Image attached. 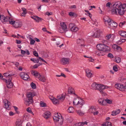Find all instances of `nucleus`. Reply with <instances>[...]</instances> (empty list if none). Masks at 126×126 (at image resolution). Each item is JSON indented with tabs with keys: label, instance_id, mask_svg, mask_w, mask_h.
<instances>
[{
	"label": "nucleus",
	"instance_id": "obj_1",
	"mask_svg": "<svg viewBox=\"0 0 126 126\" xmlns=\"http://www.w3.org/2000/svg\"><path fill=\"white\" fill-rule=\"evenodd\" d=\"M121 2L117 1L114 3L113 5V8L111 10V12L112 14H117V12L120 15H123L125 11L121 7Z\"/></svg>",
	"mask_w": 126,
	"mask_h": 126
},
{
	"label": "nucleus",
	"instance_id": "obj_2",
	"mask_svg": "<svg viewBox=\"0 0 126 126\" xmlns=\"http://www.w3.org/2000/svg\"><path fill=\"white\" fill-rule=\"evenodd\" d=\"M97 49L99 50H105V51H110V47L105 45L102 44H99L96 46Z\"/></svg>",
	"mask_w": 126,
	"mask_h": 126
},
{
	"label": "nucleus",
	"instance_id": "obj_3",
	"mask_svg": "<svg viewBox=\"0 0 126 126\" xmlns=\"http://www.w3.org/2000/svg\"><path fill=\"white\" fill-rule=\"evenodd\" d=\"M61 27L60 28V32L61 33L65 32L66 31H67V28L66 25L63 22V23H60Z\"/></svg>",
	"mask_w": 126,
	"mask_h": 126
},
{
	"label": "nucleus",
	"instance_id": "obj_4",
	"mask_svg": "<svg viewBox=\"0 0 126 126\" xmlns=\"http://www.w3.org/2000/svg\"><path fill=\"white\" fill-rule=\"evenodd\" d=\"M3 102L4 103L5 108L8 110H9L10 108L9 107L10 103L6 99H4L3 101Z\"/></svg>",
	"mask_w": 126,
	"mask_h": 126
},
{
	"label": "nucleus",
	"instance_id": "obj_5",
	"mask_svg": "<svg viewBox=\"0 0 126 126\" xmlns=\"http://www.w3.org/2000/svg\"><path fill=\"white\" fill-rule=\"evenodd\" d=\"M20 75L21 78L24 80H27L29 78L28 75L26 73L21 72L20 73Z\"/></svg>",
	"mask_w": 126,
	"mask_h": 126
},
{
	"label": "nucleus",
	"instance_id": "obj_6",
	"mask_svg": "<svg viewBox=\"0 0 126 126\" xmlns=\"http://www.w3.org/2000/svg\"><path fill=\"white\" fill-rule=\"evenodd\" d=\"M108 25L110 27H115L117 26L118 25L117 23L112 20L109 22Z\"/></svg>",
	"mask_w": 126,
	"mask_h": 126
},
{
	"label": "nucleus",
	"instance_id": "obj_7",
	"mask_svg": "<svg viewBox=\"0 0 126 126\" xmlns=\"http://www.w3.org/2000/svg\"><path fill=\"white\" fill-rule=\"evenodd\" d=\"M51 115V113L49 111H48L45 112L43 116L45 119H47L49 118Z\"/></svg>",
	"mask_w": 126,
	"mask_h": 126
},
{
	"label": "nucleus",
	"instance_id": "obj_8",
	"mask_svg": "<svg viewBox=\"0 0 126 126\" xmlns=\"http://www.w3.org/2000/svg\"><path fill=\"white\" fill-rule=\"evenodd\" d=\"M115 86L116 88L121 91L123 89H124V86L123 85H121L119 83L116 84Z\"/></svg>",
	"mask_w": 126,
	"mask_h": 126
},
{
	"label": "nucleus",
	"instance_id": "obj_9",
	"mask_svg": "<svg viewBox=\"0 0 126 126\" xmlns=\"http://www.w3.org/2000/svg\"><path fill=\"white\" fill-rule=\"evenodd\" d=\"M91 86L93 89L95 90H99L100 87V84H96V83H93L92 84Z\"/></svg>",
	"mask_w": 126,
	"mask_h": 126
},
{
	"label": "nucleus",
	"instance_id": "obj_10",
	"mask_svg": "<svg viewBox=\"0 0 126 126\" xmlns=\"http://www.w3.org/2000/svg\"><path fill=\"white\" fill-rule=\"evenodd\" d=\"M69 59L65 58H63L62 59V62L63 63V64H66L69 63Z\"/></svg>",
	"mask_w": 126,
	"mask_h": 126
},
{
	"label": "nucleus",
	"instance_id": "obj_11",
	"mask_svg": "<svg viewBox=\"0 0 126 126\" xmlns=\"http://www.w3.org/2000/svg\"><path fill=\"white\" fill-rule=\"evenodd\" d=\"M25 102L26 105H29L30 104L32 103L33 102L32 98H31V99L26 98Z\"/></svg>",
	"mask_w": 126,
	"mask_h": 126
},
{
	"label": "nucleus",
	"instance_id": "obj_12",
	"mask_svg": "<svg viewBox=\"0 0 126 126\" xmlns=\"http://www.w3.org/2000/svg\"><path fill=\"white\" fill-rule=\"evenodd\" d=\"M57 116H58V117L54 116L53 117V119L54 121H56V122H58L59 121V119H60L59 117H61V114L60 113H59L58 114V113H57Z\"/></svg>",
	"mask_w": 126,
	"mask_h": 126
},
{
	"label": "nucleus",
	"instance_id": "obj_13",
	"mask_svg": "<svg viewBox=\"0 0 126 126\" xmlns=\"http://www.w3.org/2000/svg\"><path fill=\"white\" fill-rule=\"evenodd\" d=\"M86 76L90 78H91L92 77V74L91 73V71L88 70L87 69L86 71Z\"/></svg>",
	"mask_w": 126,
	"mask_h": 126
},
{
	"label": "nucleus",
	"instance_id": "obj_14",
	"mask_svg": "<svg viewBox=\"0 0 126 126\" xmlns=\"http://www.w3.org/2000/svg\"><path fill=\"white\" fill-rule=\"evenodd\" d=\"M119 33L121 36L123 37H126V32L121 31L119 32Z\"/></svg>",
	"mask_w": 126,
	"mask_h": 126
},
{
	"label": "nucleus",
	"instance_id": "obj_15",
	"mask_svg": "<svg viewBox=\"0 0 126 126\" xmlns=\"http://www.w3.org/2000/svg\"><path fill=\"white\" fill-rule=\"evenodd\" d=\"M22 26V24L19 22H15L13 26L16 28H18L19 27H21Z\"/></svg>",
	"mask_w": 126,
	"mask_h": 126
},
{
	"label": "nucleus",
	"instance_id": "obj_16",
	"mask_svg": "<svg viewBox=\"0 0 126 126\" xmlns=\"http://www.w3.org/2000/svg\"><path fill=\"white\" fill-rule=\"evenodd\" d=\"M6 84L8 88H11L13 87L14 84L12 82H7Z\"/></svg>",
	"mask_w": 126,
	"mask_h": 126
},
{
	"label": "nucleus",
	"instance_id": "obj_17",
	"mask_svg": "<svg viewBox=\"0 0 126 126\" xmlns=\"http://www.w3.org/2000/svg\"><path fill=\"white\" fill-rule=\"evenodd\" d=\"M74 91L73 89L71 87H70L68 88V94H72L75 95H76L74 93Z\"/></svg>",
	"mask_w": 126,
	"mask_h": 126
},
{
	"label": "nucleus",
	"instance_id": "obj_18",
	"mask_svg": "<svg viewBox=\"0 0 126 126\" xmlns=\"http://www.w3.org/2000/svg\"><path fill=\"white\" fill-rule=\"evenodd\" d=\"M103 19L105 22H107L108 23V24L109 23V22L111 20V19L109 18V16H104V17Z\"/></svg>",
	"mask_w": 126,
	"mask_h": 126
},
{
	"label": "nucleus",
	"instance_id": "obj_19",
	"mask_svg": "<svg viewBox=\"0 0 126 126\" xmlns=\"http://www.w3.org/2000/svg\"><path fill=\"white\" fill-rule=\"evenodd\" d=\"M80 99L79 98H75L74 101H73V103L74 105H77L79 104V100Z\"/></svg>",
	"mask_w": 126,
	"mask_h": 126
},
{
	"label": "nucleus",
	"instance_id": "obj_20",
	"mask_svg": "<svg viewBox=\"0 0 126 126\" xmlns=\"http://www.w3.org/2000/svg\"><path fill=\"white\" fill-rule=\"evenodd\" d=\"M91 36L94 38H98L100 36V34L98 32H95L94 33L93 35Z\"/></svg>",
	"mask_w": 126,
	"mask_h": 126
},
{
	"label": "nucleus",
	"instance_id": "obj_21",
	"mask_svg": "<svg viewBox=\"0 0 126 126\" xmlns=\"http://www.w3.org/2000/svg\"><path fill=\"white\" fill-rule=\"evenodd\" d=\"M38 79H39L40 80V81L43 82H45L46 81V79L45 78V77L43 76L42 77H38Z\"/></svg>",
	"mask_w": 126,
	"mask_h": 126
},
{
	"label": "nucleus",
	"instance_id": "obj_22",
	"mask_svg": "<svg viewBox=\"0 0 126 126\" xmlns=\"http://www.w3.org/2000/svg\"><path fill=\"white\" fill-rule=\"evenodd\" d=\"M83 42V40L82 39H78L77 40V43L78 44H80L81 46H84V45L83 46V44H82V42Z\"/></svg>",
	"mask_w": 126,
	"mask_h": 126
},
{
	"label": "nucleus",
	"instance_id": "obj_23",
	"mask_svg": "<svg viewBox=\"0 0 126 126\" xmlns=\"http://www.w3.org/2000/svg\"><path fill=\"white\" fill-rule=\"evenodd\" d=\"M58 99H56V98L53 99L52 101L53 104H59V103Z\"/></svg>",
	"mask_w": 126,
	"mask_h": 126
},
{
	"label": "nucleus",
	"instance_id": "obj_24",
	"mask_svg": "<svg viewBox=\"0 0 126 126\" xmlns=\"http://www.w3.org/2000/svg\"><path fill=\"white\" fill-rule=\"evenodd\" d=\"M36 20H36V22H38L43 20L42 18L37 16H36Z\"/></svg>",
	"mask_w": 126,
	"mask_h": 126
},
{
	"label": "nucleus",
	"instance_id": "obj_25",
	"mask_svg": "<svg viewBox=\"0 0 126 126\" xmlns=\"http://www.w3.org/2000/svg\"><path fill=\"white\" fill-rule=\"evenodd\" d=\"M14 74H8V76L7 77H8V78H9V79L8 80V81H7V82H11V80H12V78L11 77L13 75H14Z\"/></svg>",
	"mask_w": 126,
	"mask_h": 126
},
{
	"label": "nucleus",
	"instance_id": "obj_26",
	"mask_svg": "<svg viewBox=\"0 0 126 126\" xmlns=\"http://www.w3.org/2000/svg\"><path fill=\"white\" fill-rule=\"evenodd\" d=\"M103 125V126H112L111 123L109 122H107Z\"/></svg>",
	"mask_w": 126,
	"mask_h": 126
},
{
	"label": "nucleus",
	"instance_id": "obj_27",
	"mask_svg": "<svg viewBox=\"0 0 126 126\" xmlns=\"http://www.w3.org/2000/svg\"><path fill=\"white\" fill-rule=\"evenodd\" d=\"M98 103L100 104H103L104 102H105V99L104 98H100L98 100Z\"/></svg>",
	"mask_w": 126,
	"mask_h": 126
},
{
	"label": "nucleus",
	"instance_id": "obj_28",
	"mask_svg": "<svg viewBox=\"0 0 126 126\" xmlns=\"http://www.w3.org/2000/svg\"><path fill=\"white\" fill-rule=\"evenodd\" d=\"M74 108L72 107H70L68 109V111L69 113L73 112Z\"/></svg>",
	"mask_w": 126,
	"mask_h": 126
},
{
	"label": "nucleus",
	"instance_id": "obj_29",
	"mask_svg": "<svg viewBox=\"0 0 126 126\" xmlns=\"http://www.w3.org/2000/svg\"><path fill=\"white\" fill-rule=\"evenodd\" d=\"M40 105L42 107H46L47 106L46 103L43 102L42 101H41L40 103Z\"/></svg>",
	"mask_w": 126,
	"mask_h": 126
},
{
	"label": "nucleus",
	"instance_id": "obj_30",
	"mask_svg": "<svg viewBox=\"0 0 126 126\" xmlns=\"http://www.w3.org/2000/svg\"><path fill=\"white\" fill-rule=\"evenodd\" d=\"M22 121L20 120L19 121H16V126H22Z\"/></svg>",
	"mask_w": 126,
	"mask_h": 126
},
{
	"label": "nucleus",
	"instance_id": "obj_31",
	"mask_svg": "<svg viewBox=\"0 0 126 126\" xmlns=\"http://www.w3.org/2000/svg\"><path fill=\"white\" fill-rule=\"evenodd\" d=\"M105 101L108 104H110L112 103V101L110 99H108V98L105 99Z\"/></svg>",
	"mask_w": 126,
	"mask_h": 126
},
{
	"label": "nucleus",
	"instance_id": "obj_32",
	"mask_svg": "<svg viewBox=\"0 0 126 126\" xmlns=\"http://www.w3.org/2000/svg\"><path fill=\"white\" fill-rule=\"evenodd\" d=\"M113 35V34H108L106 36V39L109 40L110 39L111 36Z\"/></svg>",
	"mask_w": 126,
	"mask_h": 126
},
{
	"label": "nucleus",
	"instance_id": "obj_33",
	"mask_svg": "<svg viewBox=\"0 0 126 126\" xmlns=\"http://www.w3.org/2000/svg\"><path fill=\"white\" fill-rule=\"evenodd\" d=\"M121 8H122L124 10V11H126V4H123V5H122V4L121 3Z\"/></svg>",
	"mask_w": 126,
	"mask_h": 126
},
{
	"label": "nucleus",
	"instance_id": "obj_34",
	"mask_svg": "<svg viewBox=\"0 0 126 126\" xmlns=\"http://www.w3.org/2000/svg\"><path fill=\"white\" fill-rule=\"evenodd\" d=\"M76 112L79 115H82L84 114V113L82 112L80 110H77Z\"/></svg>",
	"mask_w": 126,
	"mask_h": 126
},
{
	"label": "nucleus",
	"instance_id": "obj_35",
	"mask_svg": "<svg viewBox=\"0 0 126 126\" xmlns=\"http://www.w3.org/2000/svg\"><path fill=\"white\" fill-rule=\"evenodd\" d=\"M65 98V97L63 96H58L57 97V99L59 100H63Z\"/></svg>",
	"mask_w": 126,
	"mask_h": 126
},
{
	"label": "nucleus",
	"instance_id": "obj_36",
	"mask_svg": "<svg viewBox=\"0 0 126 126\" xmlns=\"http://www.w3.org/2000/svg\"><path fill=\"white\" fill-rule=\"evenodd\" d=\"M101 51L100 56H103L105 55L106 52H108L110 51H105V50H100Z\"/></svg>",
	"mask_w": 126,
	"mask_h": 126
},
{
	"label": "nucleus",
	"instance_id": "obj_37",
	"mask_svg": "<svg viewBox=\"0 0 126 126\" xmlns=\"http://www.w3.org/2000/svg\"><path fill=\"white\" fill-rule=\"evenodd\" d=\"M64 33H65L66 36L68 37H70L71 36V34L70 32H68V31Z\"/></svg>",
	"mask_w": 126,
	"mask_h": 126
},
{
	"label": "nucleus",
	"instance_id": "obj_38",
	"mask_svg": "<svg viewBox=\"0 0 126 126\" xmlns=\"http://www.w3.org/2000/svg\"><path fill=\"white\" fill-rule=\"evenodd\" d=\"M31 85L32 88L33 89H35L36 88V84L33 82H32L31 83Z\"/></svg>",
	"mask_w": 126,
	"mask_h": 126
},
{
	"label": "nucleus",
	"instance_id": "obj_39",
	"mask_svg": "<svg viewBox=\"0 0 126 126\" xmlns=\"http://www.w3.org/2000/svg\"><path fill=\"white\" fill-rule=\"evenodd\" d=\"M115 61L117 63H120L121 61V58L118 57H116L115 58Z\"/></svg>",
	"mask_w": 126,
	"mask_h": 126
},
{
	"label": "nucleus",
	"instance_id": "obj_40",
	"mask_svg": "<svg viewBox=\"0 0 126 126\" xmlns=\"http://www.w3.org/2000/svg\"><path fill=\"white\" fill-rule=\"evenodd\" d=\"M63 117L62 116H61V118L59 119V123L61 125H62L63 124Z\"/></svg>",
	"mask_w": 126,
	"mask_h": 126
},
{
	"label": "nucleus",
	"instance_id": "obj_41",
	"mask_svg": "<svg viewBox=\"0 0 126 126\" xmlns=\"http://www.w3.org/2000/svg\"><path fill=\"white\" fill-rule=\"evenodd\" d=\"M1 19H0V20L3 23V24H5L4 23V21L5 20V17L3 15H2L1 17Z\"/></svg>",
	"mask_w": 126,
	"mask_h": 126
},
{
	"label": "nucleus",
	"instance_id": "obj_42",
	"mask_svg": "<svg viewBox=\"0 0 126 126\" xmlns=\"http://www.w3.org/2000/svg\"><path fill=\"white\" fill-rule=\"evenodd\" d=\"M99 90L103 96H105L107 95L106 94L104 91L103 90L100 89Z\"/></svg>",
	"mask_w": 126,
	"mask_h": 126
},
{
	"label": "nucleus",
	"instance_id": "obj_43",
	"mask_svg": "<svg viewBox=\"0 0 126 126\" xmlns=\"http://www.w3.org/2000/svg\"><path fill=\"white\" fill-rule=\"evenodd\" d=\"M74 27V25L73 24L71 23L70 24L69 26V28L70 29V30H72V29L73 28V27Z\"/></svg>",
	"mask_w": 126,
	"mask_h": 126
},
{
	"label": "nucleus",
	"instance_id": "obj_44",
	"mask_svg": "<svg viewBox=\"0 0 126 126\" xmlns=\"http://www.w3.org/2000/svg\"><path fill=\"white\" fill-rule=\"evenodd\" d=\"M72 29V30H71L72 31L76 32L78 31L79 29L78 28L74 26Z\"/></svg>",
	"mask_w": 126,
	"mask_h": 126
},
{
	"label": "nucleus",
	"instance_id": "obj_45",
	"mask_svg": "<svg viewBox=\"0 0 126 126\" xmlns=\"http://www.w3.org/2000/svg\"><path fill=\"white\" fill-rule=\"evenodd\" d=\"M47 6L46 5H42L41 6V11H43L46 9L47 7Z\"/></svg>",
	"mask_w": 126,
	"mask_h": 126
},
{
	"label": "nucleus",
	"instance_id": "obj_46",
	"mask_svg": "<svg viewBox=\"0 0 126 126\" xmlns=\"http://www.w3.org/2000/svg\"><path fill=\"white\" fill-rule=\"evenodd\" d=\"M32 93H30L29 94H27V97L26 98H32Z\"/></svg>",
	"mask_w": 126,
	"mask_h": 126
},
{
	"label": "nucleus",
	"instance_id": "obj_47",
	"mask_svg": "<svg viewBox=\"0 0 126 126\" xmlns=\"http://www.w3.org/2000/svg\"><path fill=\"white\" fill-rule=\"evenodd\" d=\"M33 75L36 77L39 76V77H41V75L40 73L37 72V71H36V73L33 74Z\"/></svg>",
	"mask_w": 126,
	"mask_h": 126
},
{
	"label": "nucleus",
	"instance_id": "obj_48",
	"mask_svg": "<svg viewBox=\"0 0 126 126\" xmlns=\"http://www.w3.org/2000/svg\"><path fill=\"white\" fill-rule=\"evenodd\" d=\"M26 110L28 112L30 113H33V112H32L31 109L30 107L26 109Z\"/></svg>",
	"mask_w": 126,
	"mask_h": 126
},
{
	"label": "nucleus",
	"instance_id": "obj_49",
	"mask_svg": "<svg viewBox=\"0 0 126 126\" xmlns=\"http://www.w3.org/2000/svg\"><path fill=\"white\" fill-rule=\"evenodd\" d=\"M101 51L98 50L95 51V53L98 56H100L101 54Z\"/></svg>",
	"mask_w": 126,
	"mask_h": 126
},
{
	"label": "nucleus",
	"instance_id": "obj_50",
	"mask_svg": "<svg viewBox=\"0 0 126 126\" xmlns=\"http://www.w3.org/2000/svg\"><path fill=\"white\" fill-rule=\"evenodd\" d=\"M100 89H99V90L101 89L103 90L105 89V87L104 85L100 84Z\"/></svg>",
	"mask_w": 126,
	"mask_h": 126
},
{
	"label": "nucleus",
	"instance_id": "obj_51",
	"mask_svg": "<svg viewBox=\"0 0 126 126\" xmlns=\"http://www.w3.org/2000/svg\"><path fill=\"white\" fill-rule=\"evenodd\" d=\"M33 54L34 56L36 57H38V53L36 51H34L33 52Z\"/></svg>",
	"mask_w": 126,
	"mask_h": 126
},
{
	"label": "nucleus",
	"instance_id": "obj_52",
	"mask_svg": "<svg viewBox=\"0 0 126 126\" xmlns=\"http://www.w3.org/2000/svg\"><path fill=\"white\" fill-rule=\"evenodd\" d=\"M79 100V104L81 105L82 106V105H83L84 104V101L82 99H80L79 100Z\"/></svg>",
	"mask_w": 126,
	"mask_h": 126
},
{
	"label": "nucleus",
	"instance_id": "obj_53",
	"mask_svg": "<svg viewBox=\"0 0 126 126\" xmlns=\"http://www.w3.org/2000/svg\"><path fill=\"white\" fill-rule=\"evenodd\" d=\"M13 107L14 108L16 113L17 114H19V112L17 111V110L18 109V108L15 106H14Z\"/></svg>",
	"mask_w": 126,
	"mask_h": 126
},
{
	"label": "nucleus",
	"instance_id": "obj_54",
	"mask_svg": "<svg viewBox=\"0 0 126 126\" xmlns=\"http://www.w3.org/2000/svg\"><path fill=\"white\" fill-rule=\"evenodd\" d=\"M107 56L108 57H110L111 58H113V55L111 53H109L108 54Z\"/></svg>",
	"mask_w": 126,
	"mask_h": 126
},
{
	"label": "nucleus",
	"instance_id": "obj_55",
	"mask_svg": "<svg viewBox=\"0 0 126 126\" xmlns=\"http://www.w3.org/2000/svg\"><path fill=\"white\" fill-rule=\"evenodd\" d=\"M125 23L126 22L125 21H124L122 22H120L119 24V26L120 27H122L125 24Z\"/></svg>",
	"mask_w": 126,
	"mask_h": 126
},
{
	"label": "nucleus",
	"instance_id": "obj_56",
	"mask_svg": "<svg viewBox=\"0 0 126 126\" xmlns=\"http://www.w3.org/2000/svg\"><path fill=\"white\" fill-rule=\"evenodd\" d=\"M85 124V123H84V122H79L78 124L79 126H82Z\"/></svg>",
	"mask_w": 126,
	"mask_h": 126
},
{
	"label": "nucleus",
	"instance_id": "obj_57",
	"mask_svg": "<svg viewBox=\"0 0 126 126\" xmlns=\"http://www.w3.org/2000/svg\"><path fill=\"white\" fill-rule=\"evenodd\" d=\"M118 46L116 44H113L112 45V48L114 49H116Z\"/></svg>",
	"mask_w": 126,
	"mask_h": 126
},
{
	"label": "nucleus",
	"instance_id": "obj_58",
	"mask_svg": "<svg viewBox=\"0 0 126 126\" xmlns=\"http://www.w3.org/2000/svg\"><path fill=\"white\" fill-rule=\"evenodd\" d=\"M113 70L115 72H117L118 71V68L117 66L116 65L114 66L113 67Z\"/></svg>",
	"mask_w": 126,
	"mask_h": 126
},
{
	"label": "nucleus",
	"instance_id": "obj_59",
	"mask_svg": "<svg viewBox=\"0 0 126 126\" xmlns=\"http://www.w3.org/2000/svg\"><path fill=\"white\" fill-rule=\"evenodd\" d=\"M35 42V41L33 39H32L30 41V44L32 45H33Z\"/></svg>",
	"mask_w": 126,
	"mask_h": 126
},
{
	"label": "nucleus",
	"instance_id": "obj_60",
	"mask_svg": "<svg viewBox=\"0 0 126 126\" xmlns=\"http://www.w3.org/2000/svg\"><path fill=\"white\" fill-rule=\"evenodd\" d=\"M9 24H11L12 25H14L15 22V21H9Z\"/></svg>",
	"mask_w": 126,
	"mask_h": 126
},
{
	"label": "nucleus",
	"instance_id": "obj_61",
	"mask_svg": "<svg viewBox=\"0 0 126 126\" xmlns=\"http://www.w3.org/2000/svg\"><path fill=\"white\" fill-rule=\"evenodd\" d=\"M116 111H113L112 112L111 115L112 116L115 115H117Z\"/></svg>",
	"mask_w": 126,
	"mask_h": 126
},
{
	"label": "nucleus",
	"instance_id": "obj_62",
	"mask_svg": "<svg viewBox=\"0 0 126 126\" xmlns=\"http://www.w3.org/2000/svg\"><path fill=\"white\" fill-rule=\"evenodd\" d=\"M122 49V48L119 46H118L116 50L119 51H121Z\"/></svg>",
	"mask_w": 126,
	"mask_h": 126
},
{
	"label": "nucleus",
	"instance_id": "obj_63",
	"mask_svg": "<svg viewBox=\"0 0 126 126\" xmlns=\"http://www.w3.org/2000/svg\"><path fill=\"white\" fill-rule=\"evenodd\" d=\"M56 42V44L57 45H59L60 44L61 42L60 40H57Z\"/></svg>",
	"mask_w": 126,
	"mask_h": 126
},
{
	"label": "nucleus",
	"instance_id": "obj_64",
	"mask_svg": "<svg viewBox=\"0 0 126 126\" xmlns=\"http://www.w3.org/2000/svg\"><path fill=\"white\" fill-rule=\"evenodd\" d=\"M15 114V113H14L12 111H10L9 112V114L10 116H12L14 115Z\"/></svg>",
	"mask_w": 126,
	"mask_h": 126
}]
</instances>
